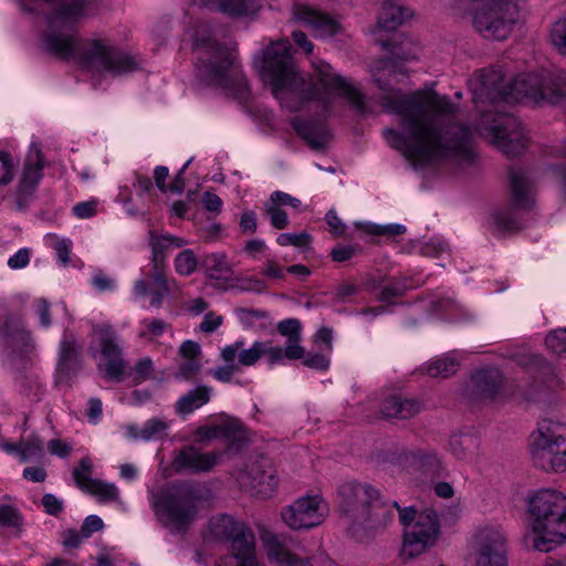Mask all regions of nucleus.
Masks as SVG:
<instances>
[{
  "mask_svg": "<svg viewBox=\"0 0 566 566\" xmlns=\"http://www.w3.org/2000/svg\"><path fill=\"white\" fill-rule=\"evenodd\" d=\"M48 450L52 455L66 458L72 452V446L61 439H52L48 442Z\"/></svg>",
  "mask_w": 566,
  "mask_h": 566,
  "instance_id": "obj_64",
  "label": "nucleus"
},
{
  "mask_svg": "<svg viewBox=\"0 0 566 566\" xmlns=\"http://www.w3.org/2000/svg\"><path fill=\"white\" fill-rule=\"evenodd\" d=\"M264 216L269 218L270 223L277 230H283L289 226V217L285 210L277 207L275 202L266 200L263 205Z\"/></svg>",
  "mask_w": 566,
  "mask_h": 566,
  "instance_id": "obj_47",
  "label": "nucleus"
},
{
  "mask_svg": "<svg viewBox=\"0 0 566 566\" xmlns=\"http://www.w3.org/2000/svg\"><path fill=\"white\" fill-rule=\"evenodd\" d=\"M378 28L385 31H395L412 13L410 9L399 6L396 2H379Z\"/></svg>",
  "mask_w": 566,
  "mask_h": 566,
  "instance_id": "obj_32",
  "label": "nucleus"
},
{
  "mask_svg": "<svg viewBox=\"0 0 566 566\" xmlns=\"http://www.w3.org/2000/svg\"><path fill=\"white\" fill-rule=\"evenodd\" d=\"M201 369V364L197 359H187L186 361L179 365L178 376L190 380L192 379Z\"/></svg>",
  "mask_w": 566,
  "mask_h": 566,
  "instance_id": "obj_60",
  "label": "nucleus"
},
{
  "mask_svg": "<svg viewBox=\"0 0 566 566\" xmlns=\"http://www.w3.org/2000/svg\"><path fill=\"white\" fill-rule=\"evenodd\" d=\"M503 387L504 378L499 369H481L471 376L468 394L474 400L493 401L501 396Z\"/></svg>",
  "mask_w": 566,
  "mask_h": 566,
  "instance_id": "obj_19",
  "label": "nucleus"
},
{
  "mask_svg": "<svg viewBox=\"0 0 566 566\" xmlns=\"http://www.w3.org/2000/svg\"><path fill=\"white\" fill-rule=\"evenodd\" d=\"M378 490L368 483L349 481L337 489V504L340 514L347 520L352 530L366 514L371 501L377 497Z\"/></svg>",
  "mask_w": 566,
  "mask_h": 566,
  "instance_id": "obj_13",
  "label": "nucleus"
},
{
  "mask_svg": "<svg viewBox=\"0 0 566 566\" xmlns=\"http://www.w3.org/2000/svg\"><path fill=\"white\" fill-rule=\"evenodd\" d=\"M276 242L279 245L286 247V245H293L296 248H304L310 245L312 242V237L307 232H301V233H281L276 238Z\"/></svg>",
  "mask_w": 566,
  "mask_h": 566,
  "instance_id": "obj_51",
  "label": "nucleus"
},
{
  "mask_svg": "<svg viewBox=\"0 0 566 566\" xmlns=\"http://www.w3.org/2000/svg\"><path fill=\"white\" fill-rule=\"evenodd\" d=\"M202 492L196 484L184 482L161 490L153 497L158 521L174 534L186 533L197 518Z\"/></svg>",
  "mask_w": 566,
  "mask_h": 566,
  "instance_id": "obj_6",
  "label": "nucleus"
},
{
  "mask_svg": "<svg viewBox=\"0 0 566 566\" xmlns=\"http://www.w3.org/2000/svg\"><path fill=\"white\" fill-rule=\"evenodd\" d=\"M240 484L251 495L260 499L272 497L277 489L279 479L275 469L264 458L252 462L238 478Z\"/></svg>",
  "mask_w": 566,
  "mask_h": 566,
  "instance_id": "obj_18",
  "label": "nucleus"
},
{
  "mask_svg": "<svg viewBox=\"0 0 566 566\" xmlns=\"http://www.w3.org/2000/svg\"><path fill=\"white\" fill-rule=\"evenodd\" d=\"M385 92L384 108L399 117L400 130L385 128L386 143L415 165L443 160L471 161L472 130L455 120L457 107L436 91L410 94L395 91L380 72L374 75Z\"/></svg>",
  "mask_w": 566,
  "mask_h": 566,
  "instance_id": "obj_1",
  "label": "nucleus"
},
{
  "mask_svg": "<svg viewBox=\"0 0 566 566\" xmlns=\"http://www.w3.org/2000/svg\"><path fill=\"white\" fill-rule=\"evenodd\" d=\"M221 453L200 452L193 446L184 447L175 457L172 467L178 473H205L211 471L218 463Z\"/></svg>",
  "mask_w": 566,
  "mask_h": 566,
  "instance_id": "obj_20",
  "label": "nucleus"
},
{
  "mask_svg": "<svg viewBox=\"0 0 566 566\" xmlns=\"http://www.w3.org/2000/svg\"><path fill=\"white\" fill-rule=\"evenodd\" d=\"M528 512L536 551L548 553L566 541V495L552 489L539 490L530 499Z\"/></svg>",
  "mask_w": 566,
  "mask_h": 566,
  "instance_id": "obj_5",
  "label": "nucleus"
},
{
  "mask_svg": "<svg viewBox=\"0 0 566 566\" xmlns=\"http://www.w3.org/2000/svg\"><path fill=\"white\" fill-rule=\"evenodd\" d=\"M403 44L408 46L407 50H405L402 46H398L396 43L384 42V45L389 48L392 60L406 62L416 59V52H413L410 48L411 42L406 40L405 42H401V45Z\"/></svg>",
  "mask_w": 566,
  "mask_h": 566,
  "instance_id": "obj_55",
  "label": "nucleus"
},
{
  "mask_svg": "<svg viewBox=\"0 0 566 566\" xmlns=\"http://www.w3.org/2000/svg\"><path fill=\"white\" fill-rule=\"evenodd\" d=\"M512 207L496 210L492 218L494 231L499 233L520 230L524 226L517 217V210L528 211L534 206L533 184L525 170L511 168L509 172Z\"/></svg>",
  "mask_w": 566,
  "mask_h": 566,
  "instance_id": "obj_11",
  "label": "nucleus"
},
{
  "mask_svg": "<svg viewBox=\"0 0 566 566\" xmlns=\"http://www.w3.org/2000/svg\"><path fill=\"white\" fill-rule=\"evenodd\" d=\"M92 356L98 352L104 363L97 364V369L107 381L122 382L126 379L127 363L123 357L120 337L109 324H95L92 327Z\"/></svg>",
  "mask_w": 566,
  "mask_h": 566,
  "instance_id": "obj_10",
  "label": "nucleus"
},
{
  "mask_svg": "<svg viewBox=\"0 0 566 566\" xmlns=\"http://www.w3.org/2000/svg\"><path fill=\"white\" fill-rule=\"evenodd\" d=\"M43 168L44 158L42 150L32 145L24 160L23 172L19 185L35 190L43 177Z\"/></svg>",
  "mask_w": 566,
  "mask_h": 566,
  "instance_id": "obj_29",
  "label": "nucleus"
},
{
  "mask_svg": "<svg viewBox=\"0 0 566 566\" xmlns=\"http://www.w3.org/2000/svg\"><path fill=\"white\" fill-rule=\"evenodd\" d=\"M0 182L3 186L10 184L14 177V164L9 151L0 150Z\"/></svg>",
  "mask_w": 566,
  "mask_h": 566,
  "instance_id": "obj_54",
  "label": "nucleus"
},
{
  "mask_svg": "<svg viewBox=\"0 0 566 566\" xmlns=\"http://www.w3.org/2000/svg\"><path fill=\"white\" fill-rule=\"evenodd\" d=\"M153 360L145 357L139 359L129 371L126 369V378H132L135 384H140L150 379L153 377Z\"/></svg>",
  "mask_w": 566,
  "mask_h": 566,
  "instance_id": "obj_48",
  "label": "nucleus"
},
{
  "mask_svg": "<svg viewBox=\"0 0 566 566\" xmlns=\"http://www.w3.org/2000/svg\"><path fill=\"white\" fill-rule=\"evenodd\" d=\"M243 345V340H237L226 346L221 352L222 359L228 364H232L235 357H238L239 365L253 366L263 356L264 342H254L249 349H244Z\"/></svg>",
  "mask_w": 566,
  "mask_h": 566,
  "instance_id": "obj_26",
  "label": "nucleus"
},
{
  "mask_svg": "<svg viewBox=\"0 0 566 566\" xmlns=\"http://www.w3.org/2000/svg\"><path fill=\"white\" fill-rule=\"evenodd\" d=\"M205 263L211 279L227 280L232 274L231 265L224 253H212L206 258Z\"/></svg>",
  "mask_w": 566,
  "mask_h": 566,
  "instance_id": "obj_40",
  "label": "nucleus"
},
{
  "mask_svg": "<svg viewBox=\"0 0 566 566\" xmlns=\"http://www.w3.org/2000/svg\"><path fill=\"white\" fill-rule=\"evenodd\" d=\"M239 226L241 232L250 234L254 233L258 229L256 213L252 210L242 212Z\"/></svg>",
  "mask_w": 566,
  "mask_h": 566,
  "instance_id": "obj_62",
  "label": "nucleus"
},
{
  "mask_svg": "<svg viewBox=\"0 0 566 566\" xmlns=\"http://www.w3.org/2000/svg\"><path fill=\"white\" fill-rule=\"evenodd\" d=\"M473 102L488 103L481 108L478 133L507 157H515L527 146L520 120L505 109L513 102L557 104L566 97V74L556 76L524 73L505 83L500 69L476 71L469 80Z\"/></svg>",
  "mask_w": 566,
  "mask_h": 566,
  "instance_id": "obj_2",
  "label": "nucleus"
},
{
  "mask_svg": "<svg viewBox=\"0 0 566 566\" xmlns=\"http://www.w3.org/2000/svg\"><path fill=\"white\" fill-rule=\"evenodd\" d=\"M405 460L407 465L430 479L440 478L444 471L440 457L432 450L410 451Z\"/></svg>",
  "mask_w": 566,
  "mask_h": 566,
  "instance_id": "obj_25",
  "label": "nucleus"
},
{
  "mask_svg": "<svg viewBox=\"0 0 566 566\" xmlns=\"http://www.w3.org/2000/svg\"><path fill=\"white\" fill-rule=\"evenodd\" d=\"M201 7L217 8L230 17H250L260 8V0H195Z\"/></svg>",
  "mask_w": 566,
  "mask_h": 566,
  "instance_id": "obj_27",
  "label": "nucleus"
},
{
  "mask_svg": "<svg viewBox=\"0 0 566 566\" xmlns=\"http://www.w3.org/2000/svg\"><path fill=\"white\" fill-rule=\"evenodd\" d=\"M472 13L474 30L488 40H505L518 20V0H481Z\"/></svg>",
  "mask_w": 566,
  "mask_h": 566,
  "instance_id": "obj_9",
  "label": "nucleus"
},
{
  "mask_svg": "<svg viewBox=\"0 0 566 566\" xmlns=\"http://www.w3.org/2000/svg\"><path fill=\"white\" fill-rule=\"evenodd\" d=\"M531 454L535 467L545 472L566 470V427L544 419L532 434Z\"/></svg>",
  "mask_w": 566,
  "mask_h": 566,
  "instance_id": "obj_8",
  "label": "nucleus"
},
{
  "mask_svg": "<svg viewBox=\"0 0 566 566\" xmlns=\"http://www.w3.org/2000/svg\"><path fill=\"white\" fill-rule=\"evenodd\" d=\"M326 513V504L318 495L303 496L282 509L281 517L292 530L312 528L319 525Z\"/></svg>",
  "mask_w": 566,
  "mask_h": 566,
  "instance_id": "obj_16",
  "label": "nucleus"
},
{
  "mask_svg": "<svg viewBox=\"0 0 566 566\" xmlns=\"http://www.w3.org/2000/svg\"><path fill=\"white\" fill-rule=\"evenodd\" d=\"M360 250L357 244H337L332 249L329 255L334 262H345L356 256Z\"/></svg>",
  "mask_w": 566,
  "mask_h": 566,
  "instance_id": "obj_53",
  "label": "nucleus"
},
{
  "mask_svg": "<svg viewBox=\"0 0 566 566\" xmlns=\"http://www.w3.org/2000/svg\"><path fill=\"white\" fill-rule=\"evenodd\" d=\"M98 7V0H62L48 15L42 50L63 61L74 59L83 70L94 73L118 76L137 71L139 63L134 56L103 40L81 43L76 24L80 19L95 14Z\"/></svg>",
  "mask_w": 566,
  "mask_h": 566,
  "instance_id": "obj_3",
  "label": "nucleus"
},
{
  "mask_svg": "<svg viewBox=\"0 0 566 566\" xmlns=\"http://www.w3.org/2000/svg\"><path fill=\"white\" fill-rule=\"evenodd\" d=\"M439 528L437 513L432 510L422 512L411 528L405 532L401 556L409 559L419 556L436 539Z\"/></svg>",
  "mask_w": 566,
  "mask_h": 566,
  "instance_id": "obj_15",
  "label": "nucleus"
},
{
  "mask_svg": "<svg viewBox=\"0 0 566 566\" xmlns=\"http://www.w3.org/2000/svg\"><path fill=\"white\" fill-rule=\"evenodd\" d=\"M174 264L178 274L188 276L197 270L198 261L195 252L186 249L177 254Z\"/></svg>",
  "mask_w": 566,
  "mask_h": 566,
  "instance_id": "obj_46",
  "label": "nucleus"
},
{
  "mask_svg": "<svg viewBox=\"0 0 566 566\" xmlns=\"http://www.w3.org/2000/svg\"><path fill=\"white\" fill-rule=\"evenodd\" d=\"M551 40L556 50L566 56V18L559 19L553 24Z\"/></svg>",
  "mask_w": 566,
  "mask_h": 566,
  "instance_id": "obj_50",
  "label": "nucleus"
},
{
  "mask_svg": "<svg viewBox=\"0 0 566 566\" xmlns=\"http://www.w3.org/2000/svg\"><path fill=\"white\" fill-rule=\"evenodd\" d=\"M86 493L98 497L101 502L116 501L119 496L118 489L113 483H106L101 480L92 481Z\"/></svg>",
  "mask_w": 566,
  "mask_h": 566,
  "instance_id": "obj_44",
  "label": "nucleus"
},
{
  "mask_svg": "<svg viewBox=\"0 0 566 566\" xmlns=\"http://www.w3.org/2000/svg\"><path fill=\"white\" fill-rule=\"evenodd\" d=\"M54 243L53 249L55 250L56 256L60 260V262L64 265L69 264L70 262V253H71V242L65 239H59L56 237H53Z\"/></svg>",
  "mask_w": 566,
  "mask_h": 566,
  "instance_id": "obj_59",
  "label": "nucleus"
},
{
  "mask_svg": "<svg viewBox=\"0 0 566 566\" xmlns=\"http://www.w3.org/2000/svg\"><path fill=\"white\" fill-rule=\"evenodd\" d=\"M312 64L314 77L322 88L314 84L305 92V98L325 101L329 92L336 91L339 96L348 99L358 113H365V96L357 87L347 82L342 75L336 74L332 65L325 61L315 60Z\"/></svg>",
  "mask_w": 566,
  "mask_h": 566,
  "instance_id": "obj_12",
  "label": "nucleus"
},
{
  "mask_svg": "<svg viewBox=\"0 0 566 566\" xmlns=\"http://www.w3.org/2000/svg\"><path fill=\"white\" fill-rule=\"evenodd\" d=\"M149 244L151 247V261L165 262L166 252L171 248H182L187 241L180 237L170 234H157L154 231L149 232Z\"/></svg>",
  "mask_w": 566,
  "mask_h": 566,
  "instance_id": "obj_34",
  "label": "nucleus"
},
{
  "mask_svg": "<svg viewBox=\"0 0 566 566\" xmlns=\"http://www.w3.org/2000/svg\"><path fill=\"white\" fill-rule=\"evenodd\" d=\"M277 332L287 337L285 347L286 358L291 360L301 359L304 356V348L301 342V323L296 318L283 319L277 324Z\"/></svg>",
  "mask_w": 566,
  "mask_h": 566,
  "instance_id": "obj_31",
  "label": "nucleus"
},
{
  "mask_svg": "<svg viewBox=\"0 0 566 566\" xmlns=\"http://www.w3.org/2000/svg\"><path fill=\"white\" fill-rule=\"evenodd\" d=\"M211 388L206 385H199L182 395L175 403V411L178 415L187 416L209 402Z\"/></svg>",
  "mask_w": 566,
  "mask_h": 566,
  "instance_id": "obj_33",
  "label": "nucleus"
},
{
  "mask_svg": "<svg viewBox=\"0 0 566 566\" xmlns=\"http://www.w3.org/2000/svg\"><path fill=\"white\" fill-rule=\"evenodd\" d=\"M197 75L207 85L227 88L238 98H247L249 84L242 73L237 52L212 39H197Z\"/></svg>",
  "mask_w": 566,
  "mask_h": 566,
  "instance_id": "obj_4",
  "label": "nucleus"
},
{
  "mask_svg": "<svg viewBox=\"0 0 566 566\" xmlns=\"http://www.w3.org/2000/svg\"><path fill=\"white\" fill-rule=\"evenodd\" d=\"M292 127L314 150L325 148L331 140L328 127L322 120L296 118L292 122Z\"/></svg>",
  "mask_w": 566,
  "mask_h": 566,
  "instance_id": "obj_24",
  "label": "nucleus"
},
{
  "mask_svg": "<svg viewBox=\"0 0 566 566\" xmlns=\"http://www.w3.org/2000/svg\"><path fill=\"white\" fill-rule=\"evenodd\" d=\"M293 17L295 21L308 28L318 38L333 36L339 30V24L335 19L307 6L295 7Z\"/></svg>",
  "mask_w": 566,
  "mask_h": 566,
  "instance_id": "obj_22",
  "label": "nucleus"
},
{
  "mask_svg": "<svg viewBox=\"0 0 566 566\" xmlns=\"http://www.w3.org/2000/svg\"><path fill=\"white\" fill-rule=\"evenodd\" d=\"M0 345L12 353H22L32 346L31 333L20 316H6L0 325Z\"/></svg>",
  "mask_w": 566,
  "mask_h": 566,
  "instance_id": "obj_21",
  "label": "nucleus"
},
{
  "mask_svg": "<svg viewBox=\"0 0 566 566\" xmlns=\"http://www.w3.org/2000/svg\"><path fill=\"white\" fill-rule=\"evenodd\" d=\"M262 541L269 559L280 566H314L316 558L308 557L304 546L292 537L268 533Z\"/></svg>",
  "mask_w": 566,
  "mask_h": 566,
  "instance_id": "obj_17",
  "label": "nucleus"
},
{
  "mask_svg": "<svg viewBox=\"0 0 566 566\" xmlns=\"http://www.w3.org/2000/svg\"><path fill=\"white\" fill-rule=\"evenodd\" d=\"M413 287L415 285L412 284L410 277H394L386 285L382 286L378 298L381 302H387L392 297L402 296L408 290H411Z\"/></svg>",
  "mask_w": 566,
  "mask_h": 566,
  "instance_id": "obj_41",
  "label": "nucleus"
},
{
  "mask_svg": "<svg viewBox=\"0 0 566 566\" xmlns=\"http://www.w3.org/2000/svg\"><path fill=\"white\" fill-rule=\"evenodd\" d=\"M254 534L245 525L235 536L230 541L232 555L239 562L255 556Z\"/></svg>",
  "mask_w": 566,
  "mask_h": 566,
  "instance_id": "obj_35",
  "label": "nucleus"
},
{
  "mask_svg": "<svg viewBox=\"0 0 566 566\" xmlns=\"http://www.w3.org/2000/svg\"><path fill=\"white\" fill-rule=\"evenodd\" d=\"M395 510H399L396 501L384 500L379 491L375 501L370 502L365 516L360 518L356 527L365 530H379L390 525L395 520Z\"/></svg>",
  "mask_w": 566,
  "mask_h": 566,
  "instance_id": "obj_23",
  "label": "nucleus"
},
{
  "mask_svg": "<svg viewBox=\"0 0 566 566\" xmlns=\"http://www.w3.org/2000/svg\"><path fill=\"white\" fill-rule=\"evenodd\" d=\"M458 367V360L454 357L447 355L430 363L427 367V374L430 377L448 378L457 373Z\"/></svg>",
  "mask_w": 566,
  "mask_h": 566,
  "instance_id": "obj_42",
  "label": "nucleus"
},
{
  "mask_svg": "<svg viewBox=\"0 0 566 566\" xmlns=\"http://www.w3.org/2000/svg\"><path fill=\"white\" fill-rule=\"evenodd\" d=\"M235 313L240 321L248 326H252L255 319H264L269 317V313L266 311L254 308L240 307L235 310Z\"/></svg>",
  "mask_w": 566,
  "mask_h": 566,
  "instance_id": "obj_56",
  "label": "nucleus"
},
{
  "mask_svg": "<svg viewBox=\"0 0 566 566\" xmlns=\"http://www.w3.org/2000/svg\"><path fill=\"white\" fill-rule=\"evenodd\" d=\"M42 505L48 514L54 516L59 515L64 509L63 502L51 493L43 495Z\"/></svg>",
  "mask_w": 566,
  "mask_h": 566,
  "instance_id": "obj_63",
  "label": "nucleus"
},
{
  "mask_svg": "<svg viewBox=\"0 0 566 566\" xmlns=\"http://www.w3.org/2000/svg\"><path fill=\"white\" fill-rule=\"evenodd\" d=\"M20 457L22 461L43 457V441L39 436L31 434L21 440Z\"/></svg>",
  "mask_w": 566,
  "mask_h": 566,
  "instance_id": "obj_45",
  "label": "nucleus"
},
{
  "mask_svg": "<svg viewBox=\"0 0 566 566\" xmlns=\"http://www.w3.org/2000/svg\"><path fill=\"white\" fill-rule=\"evenodd\" d=\"M256 66L262 81L271 86L276 98L284 91L297 88L303 82L296 69L289 40H277L270 43L263 50L262 57L256 62Z\"/></svg>",
  "mask_w": 566,
  "mask_h": 566,
  "instance_id": "obj_7",
  "label": "nucleus"
},
{
  "mask_svg": "<svg viewBox=\"0 0 566 566\" xmlns=\"http://www.w3.org/2000/svg\"><path fill=\"white\" fill-rule=\"evenodd\" d=\"M451 452L460 460L467 459L476 452L479 440L471 433L453 434L449 441Z\"/></svg>",
  "mask_w": 566,
  "mask_h": 566,
  "instance_id": "obj_38",
  "label": "nucleus"
},
{
  "mask_svg": "<svg viewBox=\"0 0 566 566\" xmlns=\"http://www.w3.org/2000/svg\"><path fill=\"white\" fill-rule=\"evenodd\" d=\"M302 364L308 368L316 370H326L329 366V359L323 354H307L305 357L303 356Z\"/></svg>",
  "mask_w": 566,
  "mask_h": 566,
  "instance_id": "obj_57",
  "label": "nucleus"
},
{
  "mask_svg": "<svg viewBox=\"0 0 566 566\" xmlns=\"http://www.w3.org/2000/svg\"><path fill=\"white\" fill-rule=\"evenodd\" d=\"M545 345L558 356L566 354V328L551 332L545 338Z\"/></svg>",
  "mask_w": 566,
  "mask_h": 566,
  "instance_id": "obj_49",
  "label": "nucleus"
},
{
  "mask_svg": "<svg viewBox=\"0 0 566 566\" xmlns=\"http://www.w3.org/2000/svg\"><path fill=\"white\" fill-rule=\"evenodd\" d=\"M92 471L93 465L90 460V458L85 457L82 458L78 461L77 467L73 470V479L77 488H80L82 491L86 492L90 486L91 482L95 481L96 479H92Z\"/></svg>",
  "mask_w": 566,
  "mask_h": 566,
  "instance_id": "obj_43",
  "label": "nucleus"
},
{
  "mask_svg": "<svg viewBox=\"0 0 566 566\" xmlns=\"http://www.w3.org/2000/svg\"><path fill=\"white\" fill-rule=\"evenodd\" d=\"M81 346L73 335L64 336L60 343V354L57 361V373L63 377H69L75 373L78 365Z\"/></svg>",
  "mask_w": 566,
  "mask_h": 566,
  "instance_id": "obj_30",
  "label": "nucleus"
},
{
  "mask_svg": "<svg viewBox=\"0 0 566 566\" xmlns=\"http://www.w3.org/2000/svg\"><path fill=\"white\" fill-rule=\"evenodd\" d=\"M245 524L234 520L231 515H221L210 522V528L212 534L226 542H230L239 531H241Z\"/></svg>",
  "mask_w": 566,
  "mask_h": 566,
  "instance_id": "obj_37",
  "label": "nucleus"
},
{
  "mask_svg": "<svg viewBox=\"0 0 566 566\" xmlns=\"http://www.w3.org/2000/svg\"><path fill=\"white\" fill-rule=\"evenodd\" d=\"M268 200L275 202V205L281 208L282 206H290L292 208H298L301 206L300 199L280 190L272 192Z\"/></svg>",
  "mask_w": 566,
  "mask_h": 566,
  "instance_id": "obj_61",
  "label": "nucleus"
},
{
  "mask_svg": "<svg viewBox=\"0 0 566 566\" xmlns=\"http://www.w3.org/2000/svg\"><path fill=\"white\" fill-rule=\"evenodd\" d=\"M422 405L417 399L391 396L381 406L386 418L410 419L420 412Z\"/></svg>",
  "mask_w": 566,
  "mask_h": 566,
  "instance_id": "obj_28",
  "label": "nucleus"
},
{
  "mask_svg": "<svg viewBox=\"0 0 566 566\" xmlns=\"http://www.w3.org/2000/svg\"><path fill=\"white\" fill-rule=\"evenodd\" d=\"M167 428L168 426L165 421L151 418L147 420L142 428H130V433L135 439L148 441L165 437Z\"/></svg>",
  "mask_w": 566,
  "mask_h": 566,
  "instance_id": "obj_39",
  "label": "nucleus"
},
{
  "mask_svg": "<svg viewBox=\"0 0 566 566\" xmlns=\"http://www.w3.org/2000/svg\"><path fill=\"white\" fill-rule=\"evenodd\" d=\"M22 524L20 512L11 505L0 504V525L4 527H17Z\"/></svg>",
  "mask_w": 566,
  "mask_h": 566,
  "instance_id": "obj_52",
  "label": "nucleus"
},
{
  "mask_svg": "<svg viewBox=\"0 0 566 566\" xmlns=\"http://www.w3.org/2000/svg\"><path fill=\"white\" fill-rule=\"evenodd\" d=\"M475 566H507V537L501 527L484 526L473 536Z\"/></svg>",
  "mask_w": 566,
  "mask_h": 566,
  "instance_id": "obj_14",
  "label": "nucleus"
},
{
  "mask_svg": "<svg viewBox=\"0 0 566 566\" xmlns=\"http://www.w3.org/2000/svg\"><path fill=\"white\" fill-rule=\"evenodd\" d=\"M220 439L228 441V449L239 451L247 442L248 434L243 424L238 420L220 423Z\"/></svg>",
  "mask_w": 566,
  "mask_h": 566,
  "instance_id": "obj_36",
  "label": "nucleus"
},
{
  "mask_svg": "<svg viewBox=\"0 0 566 566\" xmlns=\"http://www.w3.org/2000/svg\"><path fill=\"white\" fill-rule=\"evenodd\" d=\"M96 200L78 202L73 207V213L80 219H88L96 214Z\"/></svg>",
  "mask_w": 566,
  "mask_h": 566,
  "instance_id": "obj_58",
  "label": "nucleus"
}]
</instances>
